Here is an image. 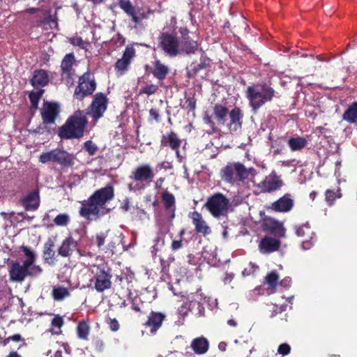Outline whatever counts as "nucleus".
<instances>
[{"mask_svg":"<svg viewBox=\"0 0 357 357\" xmlns=\"http://www.w3.org/2000/svg\"><path fill=\"white\" fill-rule=\"evenodd\" d=\"M229 121L227 123L231 133L237 132L242 128L243 114L238 107L233 108L229 113Z\"/></svg>","mask_w":357,"mask_h":357,"instance_id":"a211bd4d","label":"nucleus"},{"mask_svg":"<svg viewBox=\"0 0 357 357\" xmlns=\"http://www.w3.org/2000/svg\"><path fill=\"white\" fill-rule=\"evenodd\" d=\"M307 141L301 137H291L287 141V144L292 151H301L307 146Z\"/></svg>","mask_w":357,"mask_h":357,"instance_id":"f704fd0d","label":"nucleus"},{"mask_svg":"<svg viewBox=\"0 0 357 357\" xmlns=\"http://www.w3.org/2000/svg\"><path fill=\"white\" fill-rule=\"evenodd\" d=\"M76 250L79 252L78 243L74 239L72 235H69L62 241L58 248V255L63 257H70Z\"/></svg>","mask_w":357,"mask_h":357,"instance_id":"6ab92c4d","label":"nucleus"},{"mask_svg":"<svg viewBox=\"0 0 357 357\" xmlns=\"http://www.w3.org/2000/svg\"><path fill=\"white\" fill-rule=\"evenodd\" d=\"M74 160L75 157L73 154L60 149L42 153L39 156V161L41 163L53 162L66 167L73 165Z\"/></svg>","mask_w":357,"mask_h":357,"instance_id":"39448f33","label":"nucleus"},{"mask_svg":"<svg viewBox=\"0 0 357 357\" xmlns=\"http://www.w3.org/2000/svg\"><path fill=\"white\" fill-rule=\"evenodd\" d=\"M43 268H31L19 261H12L9 266L10 280L14 282H22L26 277H36L41 274Z\"/></svg>","mask_w":357,"mask_h":357,"instance_id":"20e7f679","label":"nucleus"},{"mask_svg":"<svg viewBox=\"0 0 357 357\" xmlns=\"http://www.w3.org/2000/svg\"><path fill=\"white\" fill-rule=\"evenodd\" d=\"M86 124V113L77 110L60 128L59 135L61 139L81 138L84 135Z\"/></svg>","mask_w":357,"mask_h":357,"instance_id":"f03ea898","label":"nucleus"},{"mask_svg":"<svg viewBox=\"0 0 357 357\" xmlns=\"http://www.w3.org/2000/svg\"><path fill=\"white\" fill-rule=\"evenodd\" d=\"M149 114H150L151 117L153 118V119H155L156 121H159V114H158L157 109H151L149 110Z\"/></svg>","mask_w":357,"mask_h":357,"instance_id":"69168bd1","label":"nucleus"},{"mask_svg":"<svg viewBox=\"0 0 357 357\" xmlns=\"http://www.w3.org/2000/svg\"><path fill=\"white\" fill-rule=\"evenodd\" d=\"M183 246V240H173L171 244V249L175 252L182 248Z\"/></svg>","mask_w":357,"mask_h":357,"instance_id":"bf43d9fd","label":"nucleus"},{"mask_svg":"<svg viewBox=\"0 0 357 357\" xmlns=\"http://www.w3.org/2000/svg\"><path fill=\"white\" fill-rule=\"evenodd\" d=\"M59 112L60 106L57 102L44 101L40 112L43 123L45 124L54 123Z\"/></svg>","mask_w":357,"mask_h":357,"instance_id":"2eb2a0df","label":"nucleus"},{"mask_svg":"<svg viewBox=\"0 0 357 357\" xmlns=\"http://www.w3.org/2000/svg\"><path fill=\"white\" fill-rule=\"evenodd\" d=\"M114 197V188L110 185L96 190L86 200L81 202L79 215L88 220L105 215L109 212L106 204Z\"/></svg>","mask_w":357,"mask_h":357,"instance_id":"f257e3e1","label":"nucleus"},{"mask_svg":"<svg viewBox=\"0 0 357 357\" xmlns=\"http://www.w3.org/2000/svg\"><path fill=\"white\" fill-rule=\"evenodd\" d=\"M83 148L90 155H94L98 151V146L91 140L85 142Z\"/></svg>","mask_w":357,"mask_h":357,"instance_id":"8fccbe9b","label":"nucleus"},{"mask_svg":"<svg viewBox=\"0 0 357 357\" xmlns=\"http://www.w3.org/2000/svg\"><path fill=\"white\" fill-rule=\"evenodd\" d=\"M204 206L213 217L218 218L227 214L229 201L225 195L218 192L208 197Z\"/></svg>","mask_w":357,"mask_h":357,"instance_id":"0eeeda50","label":"nucleus"},{"mask_svg":"<svg viewBox=\"0 0 357 357\" xmlns=\"http://www.w3.org/2000/svg\"><path fill=\"white\" fill-rule=\"evenodd\" d=\"M69 40L72 45L78 46L86 51L89 50V49L91 47V43L83 40L82 38L79 36H74L70 38Z\"/></svg>","mask_w":357,"mask_h":357,"instance_id":"a18cd8bd","label":"nucleus"},{"mask_svg":"<svg viewBox=\"0 0 357 357\" xmlns=\"http://www.w3.org/2000/svg\"><path fill=\"white\" fill-rule=\"evenodd\" d=\"M54 243L49 238L43 245V259L44 263L54 265L56 259V252L54 250Z\"/></svg>","mask_w":357,"mask_h":357,"instance_id":"b1692460","label":"nucleus"},{"mask_svg":"<svg viewBox=\"0 0 357 357\" xmlns=\"http://www.w3.org/2000/svg\"><path fill=\"white\" fill-rule=\"evenodd\" d=\"M116 248V243L110 241L105 248V252L109 253L112 255L114 254V249Z\"/></svg>","mask_w":357,"mask_h":357,"instance_id":"052dcab7","label":"nucleus"},{"mask_svg":"<svg viewBox=\"0 0 357 357\" xmlns=\"http://www.w3.org/2000/svg\"><path fill=\"white\" fill-rule=\"evenodd\" d=\"M325 195L326 202L331 205L336 198L341 197L340 189L338 188L336 191L328 189L325 192Z\"/></svg>","mask_w":357,"mask_h":357,"instance_id":"de8ad7c7","label":"nucleus"},{"mask_svg":"<svg viewBox=\"0 0 357 357\" xmlns=\"http://www.w3.org/2000/svg\"><path fill=\"white\" fill-rule=\"evenodd\" d=\"M159 47L166 55L175 57L181 54V41L171 33H162L159 37Z\"/></svg>","mask_w":357,"mask_h":357,"instance_id":"9d476101","label":"nucleus"},{"mask_svg":"<svg viewBox=\"0 0 357 357\" xmlns=\"http://www.w3.org/2000/svg\"><path fill=\"white\" fill-rule=\"evenodd\" d=\"M91 327L89 321L82 320L79 321L77 326L76 332L79 339L83 340H88L90 333Z\"/></svg>","mask_w":357,"mask_h":357,"instance_id":"72a5a7b5","label":"nucleus"},{"mask_svg":"<svg viewBox=\"0 0 357 357\" xmlns=\"http://www.w3.org/2000/svg\"><path fill=\"white\" fill-rule=\"evenodd\" d=\"M135 55V50L134 47L132 46L126 47L122 57L117 60L114 66L117 76H122L128 70Z\"/></svg>","mask_w":357,"mask_h":357,"instance_id":"4468645a","label":"nucleus"},{"mask_svg":"<svg viewBox=\"0 0 357 357\" xmlns=\"http://www.w3.org/2000/svg\"><path fill=\"white\" fill-rule=\"evenodd\" d=\"M106 237L107 234L105 232H100L96 234L94 242L96 244L98 249H101L102 247L105 245Z\"/></svg>","mask_w":357,"mask_h":357,"instance_id":"603ef678","label":"nucleus"},{"mask_svg":"<svg viewBox=\"0 0 357 357\" xmlns=\"http://www.w3.org/2000/svg\"><path fill=\"white\" fill-rule=\"evenodd\" d=\"M119 5L128 15L131 17L133 16L135 9L130 0H119Z\"/></svg>","mask_w":357,"mask_h":357,"instance_id":"c03bdc74","label":"nucleus"},{"mask_svg":"<svg viewBox=\"0 0 357 357\" xmlns=\"http://www.w3.org/2000/svg\"><path fill=\"white\" fill-rule=\"evenodd\" d=\"M229 112L228 109L221 104L217 103L213 107V116L218 125H225Z\"/></svg>","mask_w":357,"mask_h":357,"instance_id":"bb28decb","label":"nucleus"},{"mask_svg":"<svg viewBox=\"0 0 357 357\" xmlns=\"http://www.w3.org/2000/svg\"><path fill=\"white\" fill-rule=\"evenodd\" d=\"M54 222L58 226H66L70 222V218L66 213H60L55 217Z\"/></svg>","mask_w":357,"mask_h":357,"instance_id":"09e8293b","label":"nucleus"},{"mask_svg":"<svg viewBox=\"0 0 357 357\" xmlns=\"http://www.w3.org/2000/svg\"><path fill=\"white\" fill-rule=\"evenodd\" d=\"M181 54H194L198 50V43L197 42L190 40H186L185 38H183L181 40Z\"/></svg>","mask_w":357,"mask_h":357,"instance_id":"c9c22d12","label":"nucleus"},{"mask_svg":"<svg viewBox=\"0 0 357 357\" xmlns=\"http://www.w3.org/2000/svg\"><path fill=\"white\" fill-rule=\"evenodd\" d=\"M190 218L192 220L197 233L202 234L204 236H206L211 233L210 227L203 220L201 213L197 211H194L190 214Z\"/></svg>","mask_w":357,"mask_h":357,"instance_id":"5701e85b","label":"nucleus"},{"mask_svg":"<svg viewBox=\"0 0 357 357\" xmlns=\"http://www.w3.org/2000/svg\"><path fill=\"white\" fill-rule=\"evenodd\" d=\"M75 61L73 54H68L64 56L61 64L63 77L65 75L68 77L70 75Z\"/></svg>","mask_w":357,"mask_h":357,"instance_id":"473e14b6","label":"nucleus"},{"mask_svg":"<svg viewBox=\"0 0 357 357\" xmlns=\"http://www.w3.org/2000/svg\"><path fill=\"white\" fill-rule=\"evenodd\" d=\"M96 88L94 76L90 73H86L79 77V84L75 90L74 98L81 100L85 96L91 95Z\"/></svg>","mask_w":357,"mask_h":357,"instance_id":"f8f14e48","label":"nucleus"},{"mask_svg":"<svg viewBox=\"0 0 357 357\" xmlns=\"http://www.w3.org/2000/svg\"><path fill=\"white\" fill-rule=\"evenodd\" d=\"M283 185L282 180H263L259 186L261 192H271Z\"/></svg>","mask_w":357,"mask_h":357,"instance_id":"c756f323","label":"nucleus"},{"mask_svg":"<svg viewBox=\"0 0 357 357\" xmlns=\"http://www.w3.org/2000/svg\"><path fill=\"white\" fill-rule=\"evenodd\" d=\"M162 199L164 202V206L166 211H169V216L171 219L175 217V198L174 196L169 192H163Z\"/></svg>","mask_w":357,"mask_h":357,"instance_id":"c85d7f7f","label":"nucleus"},{"mask_svg":"<svg viewBox=\"0 0 357 357\" xmlns=\"http://www.w3.org/2000/svg\"><path fill=\"white\" fill-rule=\"evenodd\" d=\"M52 298L54 301H61L66 298L70 296L69 290L63 286L54 287L52 292Z\"/></svg>","mask_w":357,"mask_h":357,"instance_id":"58836bf2","label":"nucleus"},{"mask_svg":"<svg viewBox=\"0 0 357 357\" xmlns=\"http://www.w3.org/2000/svg\"><path fill=\"white\" fill-rule=\"evenodd\" d=\"M296 234L298 236L303 238L302 247L304 250H308L313 245L314 233L308 223L298 227Z\"/></svg>","mask_w":357,"mask_h":357,"instance_id":"f3484780","label":"nucleus"},{"mask_svg":"<svg viewBox=\"0 0 357 357\" xmlns=\"http://www.w3.org/2000/svg\"><path fill=\"white\" fill-rule=\"evenodd\" d=\"M64 324V320L61 316L56 314L51 321V327L53 334L59 335L61 333V328Z\"/></svg>","mask_w":357,"mask_h":357,"instance_id":"79ce46f5","label":"nucleus"},{"mask_svg":"<svg viewBox=\"0 0 357 357\" xmlns=\"http://www.w3.org/2000/svg\"><path fill=\"white\" fill-rule=\"evenodd\" d=\"M121 208L125 212L128 211L130 209V202L128 199H126L123 200Z\"/></svg>","mask_w":357,"mask_h":357,"instance_id":"338daca9","label":"nucleus"},{"mask_svg":"<svg viewBox=\"0 0 357 357\" xmlns=\"http://www.w3.org/2000/svg\"><path fill=\"white\" fill-rule=\"evenodd\" d=\"M95 268L94 276L91 280V282L93 283V288L99 293L109 289L112 284L111 269L103 265L96 266Z\"/></svg>","mask_w":357,"mask_h":357,"instance_id":"6e6552de","label":"nucleus"},{"mask_svg":"<svg viewBox=\"0 0 357 357\" xmlns=\"http://www.w3.org/2000/svg\"><path fill=\"white\" fill-rule=\"evenodd\" d=\"M134 213L139 220H142L149 218V215L145 210L138 206L135 207Z\"/></svg>","mask_w":357,"mask_h":357,"instance_id":"6e6d98bb","label":"nucleus"},{"mask_svg":"<svg viewBox=\"0 0 357 357\" xmlns=\"http://www.w3.org/2000/svg\"><path fill=\"white\" fill-rule=\"evenodd\" d=\"M260 225L261 229L266 233L278 238L284 237L285 236V229L283 224L273 218L265 216L261 220Z\"/></svg>","mask_w":357,"mask_h":357,"instance_id":"ddd939ff","label":"nucleus"},{"mask_svg":"<svg viewBox=\"0 0 357 357\" xmlns=\"http://www.w3.org/2000/svg\"><path fill=\"white\" fill-rule=\"evenodd\" d=\"M6 357H22L20 354H19L17 351H10L7 356Z\"/></svg>","mask_w":357,"mask_h":357,"instance_id":"774afa93","label":"nucleus"},{"mask_svg":"<svg viewBox=\"0 0 357 357\" xmlns=\"http://www.w3.org/2000/svg\"><path fill=\"white\" fill-rule=\"evenodd\" d=\"M135 178H151L154 176L153 169L149 165H142L134 172Z\"/></svg>","mask_w":357,"mask_h":357,"instance_id":"2f4dec72","label":"nucleus"},{"mask_svg":"<svg viewBox=\"0 0 357 357\" xmlns=\"http://www.w3.org/2000/svg\"><path fill=\"white\" fill-rule=\"evenodd\" d=\"M20 250L23 252L25 257H26V259H25L23 263L28 266L31 268L38 267V268H42L40 266L36 265L35 261L36 260V253L29 247L25 245H22L20 247Z\"/></svg>","mask_w":357,"mask_h":357,"instance_id":"7c9ffc66","label":"nucleus"},{"mask_svg":"<svg viewBox=\"0 0 357 357\" xmlns=\"http://www.w3.org/2000/svg\"><path fill=\"white\" fill-rule=\"evenodd\" d=\"M280 245V240L266 236L261 239L259 243V250L261 253L268 254L278 250Z\"/></svg>","mask_w":357,"mask_h":357,"instance_id":"412c9836","label":"nucleus"},{"mask_svg":"<svg viewBox=\"0 0 357 357\" xmlns=\"http://www.w3.org/2000/svg\"><path fill=\"white\" fill-rule=\"evenodd\" d=\"M246 93L250 105L257 110L273 99L275 91L266 84H259L248 87Z\"/></svg>","mask_w":357,"mask_h":357,"instance_id":"7ed1b4c3","label":"nucleus"},{"mask_svg":"<svg viewBox=\"0 0 357 357\" xmlns=\"http://www.w3.org/2000/svg\"><path fill=\"white\" fill-rule=\"evenodd\" d=\"M91 347L98 354L104 352L106 348L104 340L99 336H93L92 337Z\"/></svg>","mask_w":357,"mask_h":357,"instance_id":"37998d69","label":"nucleus"},{"mask_svg":"<svg viewBox=\"0 0 357 357\" xmlns=\"http://www.w3.org/2000/svg\"><path fill=\"white\" fill-rule=\"evenodd\" d=\"M158 90V86L155 84H149L146 85V86L143 87L141 89V93L147 94V95H151L155 93Z\"/></svg>","mask_w":357,"mask_h":357,"instance_id":"5fc2aeb1","label":"nucleus"},{"mask_svg":"<svg viewBox=\"0 0 357 357\" xmlns=\"http://www.w3.org/2000/svg\"><path fill=\"white\" fill-rule=\"evenodd\" d=\"M44 93L43 89H36L30 92L29 97L31 102L30 110L34 113L38 108V102Z\"/></svg>","mask_w":357,"mask_h":357,"instance_id":"4c0bfd02","label":"nucleus"},{"mask_svg":"<svg viewBox=\"0 0 357 357\" xmlns=\"http://www.w3.org/2000/svg\"><path fill=\"white\" fill-rule=\"evenodd\" d=\"M169 69L167 66L162 63L160 60H155L153 63L152 74L159 81H163L167 74L169 73Z\"/></svg>","mask_w":357,"mask_h":357,"instance_id":"cd10ccee","label":"nucleus"},{"mask_svg":"<svg viewBox=\"0 0 357 357\" xmlns=\"http://www.w3.org/2000/svg\"><path fill=\"white\" fill-rule=\"evenodd\" d=\"M294 206V201L289 194H286L272 204L271 208L276 212H288Z\"/></svg>","mask_w":357,"mask_h":357,"instance_id":"4be33fe9","label":"nucleus"},{"mask_svg":"<svg viewBox=\"0 0 357 357\" xmlns=\"http://www.w3.org/2000/svg\"><path fill=\"white\" fill-rule=\"evenodd\" d=\"M256 174L257 171L254 167H246L239 162H229L220 171L222 178H232L234 176L238 178H246L254 177Z\"/></svg>","mask_w":357,"mask_h":357,"instance_id":"423d86ee","label":"nucleus"},{"mask_svg":"<svg viewBox=\"0 0 357 357\" xmlns=\"http://www.w3.org/2000/svg\"><path fill=\"white\" fill-rule=\"evenodd\" d=\"M108 105V98L107 96L102 93H96L88 108L86 115H89L93 121L96 123L98 119L103 116L104 113L107 110Z\"/></svg>","mask_w":357,"mask_h":357,"instance_id":"9b49d317","label":"nucleus"},{"mask_svg":"<svg viewBox=\"0 0 357 357\" xmlns=\"http://www.w3.org/2000/svg\"><path fill=\"white\" fill-rule=\"evenodd\" d=\"M168 285H169V289L172 291V293L174 294V296L185 297V293H184L183 291H177L175 287H174V286L169 283L168 284Z\"/></svg>","mask_w":357,"mask_h":357,"instance_id":"e2e57ef3","label":"nucleus"},{"mask_svg":"<svg viewBox=\"0 0 357 357\" xmlns=\"http://www.w3.org/2000/svg\"><path fill=\"white\" fill-rule=\"evenodd\" d=\"M279 282V275L275 271H271L264 278V284H267L268 289L275 290Z\"/></svg>","mask_w":357,"mask_h":357,"instance_id":"e433bc0d","label":"nucleus"},{"mask_svg":"<svg viewBox=\"0 0 357 357\" xmlns=\"http://www.w3.org/2000/svg\"><path fill=\"white\" fill-rule=\"evenodd\" d=\"M291 347L287 343H282L278 348V353L282 356H287L291 352Z\"/></svg>","mask_w":357,"mask_h":357,"instance_id":"864d4df0","label":"nucleus"},{"mask_svg":"<svg viewBox=\"0 0 357 357\" xmlns=\"http://www.w3.org/2000/svg\"><path fill=\"white\" fill-rule=\"evenodd\" d=\"M10 341L13 342H23L22 344H20L18 349H20L21 347L26 346V344L24 342V339L22 337L20 334H14L13 335H10L6 338H5L3 341L1 342V344L3 346H6Z\"/></svg>","mask_w":357,"mask_h":357,"instance_id":"49530a36","label":"nucleus"},{"mask_svg":"<svg viewBox=\"0 0 357 357\" xmlns=\"http://www.w3.org/2000/svg\"><path fill=\"white\" fill-rule=\"evenodd\" d=\"M161 144L162 146H168L174 151L179 161H181L183 157L180 155L178 151L181 140L175 132H170L169 133L164 135L162 137Z\"/></svg>","mask_w":357,"mask_h":357,"instance_id":"aec40b11","label":"nucleus"},{"mask_svg":"<svg viewBox=\"0 0 357 357\" xmlns=\"http://www.w3.org/2000/svg\"><path fill=\"white\" fill-rule=\"evenodd\" d=\"M291 278L287 277L279 282V284L285 288H289L291 286Z\"/></svg>","mask_w":357,"mask_h":357,"instance_id":"0e129e2a","label":"nucleus"},{"mask_svg":"<svg viewBox=\"0 0 357 357\" xmlns=\"http://www.w3.org/2000/svg\"><path fill=\"white\" fill-rule=\"evenodd\" d=\"M190 347L196 354H204L209 349V342L202 336L196 337L191 342Z\"/></svg>","mask_w":357,"mask_h":357,"instance_id":"a878e982","label":"nucleus"},{"mask_svg":"<svg viewBox=\"0 0 357 357\" xmlns=\"http://www.w3.org/2000/svg\"><path fill=\"white\" fill-rule=\"evenodd\" d=\"M343 120L353 123L357 121V102L351 105L342 116Z\"/></svg>","mask_w":357,"mask_h":357,"instance_id":"ea45409f","label":"nucleus"},{"mask_svg":"<svg viewBox=\"0 0 357 357\" xmlns=\"http://www.w3.org/2000/svg\"><path fill=\"white\" fill-rule=\"evenodd\" d=\"M25 195L21 199V204L26 211H36L40 206V190L37 180L24 185Z\"/></svg>","mask_w":357,"mask_h":357,"instance_id":"1a4fd4ad","label":"nucleus"},{"mask_svg":"<svg viewBox=\"0 0 357 357\" xmlns=\"http://www.w3.org/2000/svg\"><path fill=\"white\" fill-rule=\"evenodd\" d=\"M107 324L109 325V329L112 331L116 332L120 328L119 323L118 320L115 318H114V319L108 318Z\"/></svg>","mask_w":357,"mask_h":357,"instance_id":"4d7b16f0","label":"nucleus"},{"mask_svg":"<svg viewBox=\"0 0 357 357\" xmlns=\"http://www.w3.org/2000/svg\"><path fill=\"white\" fill-rule=\"evenodd\" d=\"M166 318V315L160 312L151 311L148 317L147 320L144 324L145 328H149L152 335H155L160 328L162 322Z\"/></svg>","mask_w":357,"mask_h":357,"instance_id":"dca6fc26","label":"nucleus"},{"mask_svg":"<svg viewBox=\"0 0 357 357\" xmlns=\"http://www.w3.org/2000/svg\"><path fill=\"white\" fill-rule=\"evenodd\" d=\"M283 311H284V309L282 308V307H278L277 305H273L270 317L271 318H273V317H275L277 314L282 313Z\"/></svg>","mask_w":357,"mask_h":357,"instance_id":"680f3d73","label":"nucleus"},{"mask_svg":"<svg viewBox=\"0 0 357 357\" xmlns=\"http://www.w3.org/2000/svg\"><path fill=\"white\" fill-rule=\"evenodd\" d=\"M160 266H161V272H162L161 278L163 280H165V275H167V273L169 271V264L166 260L160 259Z\"/></svg>","mask_w":357,"mask_h":357,"instance_id":"13d9d810","label":"nucleus"},{"mask_svg":"<svg viewBox=\"0 0 357 357\" xmlns=\"http://www.w3.org/2000/svg\"><path fill=\"white\" fill-rule=\"evenodd\" d=\"M153 14V10L150 8L146 10H138L137 14L135 12L132 20L135 24H139L143 20L149 19L150 15Z\"/></svg>","mask_w":357,"mask_h":357,"instance_id":"a19ab883","label":"nucleus"},{"mask_svg":"<svg viewBox=\"0 0 357 357\" xmlns=\"http://www.w3.org/2000/svg\"><path fill=\"white\" fill-rule=\"evenodd\" d=\"M32 86L36 89L46 86L49 82V76L44 70H38L34 72L31 80Z\"/></svg>","mask_w":357,"mask_h":357,"instance_id":"393cba45","label":"nucleus"},{"mask_svg":"<svg viewBox=\"0 0 357 357\" xmlns=\"http://www.w3.org/2000/svg\"><path fill=\"white\" fill-rule=\"evenodd\" d=\"M131 308L136 312H142V306L143 305V302L141 298L138 296H135L131 299Z\"/></svg>","mask_w":357,"mask_h":357,"instance_id":"3c124183","label":"nucleus"}]
</instances>
